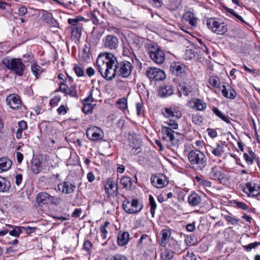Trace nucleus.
Masks as SVG:
<instances>
[{
    "mask_svg": "<svg viewBox=\"0 0 260 260\" xmlns=\"http://www.w3.org/2000/svg\"><path fill=\"white\" fill-rule=\"evenodd\" d=\"M148 253L150 260H155L156 258V249L154 245H151L149 246Z\"/></svg>",
    "mask_w": 260,
    "mask_h": 260,
    "instance_id": "48",
    "label": "nucleus"
},
{
    "mask_svg": "<svg viewBox=\"0 0 260 260\" xmlns=\"http://www.w3.org/2000/svg\"><path fill=\"white\" fill-rule=\"evenodd\" d=\"M105 190L106 193L110 196H117L118 194V179L109 178L107 179L105 185Z\"/></svg>",
    "mask_w": 260,
    "mask_h": 260,
    "instance_id": "15",
    "label": "nucleus"
},
{
    "mask_svg": "<svg viewBox=\"0 0 260 260\" xmlns=\"http://www.w3.org/2000/svg\"><path fill=\"white\" fill-rule=\"evenodd\" d=\"M74 70L78 77H82L84 75V71L82 66L79 64H75Z\"/></svg>",
    "mask_w": 260,
    "mask_h": 260,
    "instance_id": "54",
    "label": "nucleus"
},
{
    "mask_svg": "<svg viewBox=\"0 0 260 260\" xmlns=\"http://www.w3.org/2000/svg\"><path fill=\"white\" fill-rule=\"evenodd\" d=\"M44 20L48 23H52L54 24V25L55 26H56V25H58V23L57 22L56 20L53 18L52 14H48L46 15V16L44 18Z\"/></svg>",
    "mask_w": 260,
    "mask_h": 260,
    "instance_id": "56",
    "label": "nucleus"
},
{
    "mask_svg": "<svg viewBox=\"0 0 260 260\" xmlns=\"http://www.w3.org/2000/svg\"><path fill=\"white\" fill-rule=\"evenodd\" d=\"M188 202L192 206H196L201 202V197L196 192L191 193L188 197Z\"/></svg>",
    "mask_w": 260,
    "mask_h": 260,
    "instance_id": "32",
    "label": "nucleus"
},
{
    "mask_svg": "<svg viewBox=\"0 0 260 260\" xmlns=\"http://www.w3.org/2000/svg\"><path fill=\"white\" fill-rule=\"evenodd\" d=\"M103 46L108 50L117 49L119 45L118 38L114 35H108L102 40Z\"/></svg>",
    "mask_w": 260,
    "mask_h": 260,
    "instance_id": "13",
    "label": "nucleus"
},
{
    "mask_svg": "<svg viewBox=\"0 0 260 260\" xmlns=\"http://www.w3.org/2000/svg\"><path fill=\"white\" fill-rule=\"evenodd\" d=\"M184 260H197V256L193 252H187L183 257Z\"/></svg>",
    "mask_w": 260,
    "mask_h": 260,
    "instance_id": "63",
    "label": "nucleus"
},
{
    "mask_svg": "<svg viewBox=\"0 0 260 260\" xmlns=\"http://www.w3.org/2000/svg\"><path fill=\"white\" fill-rule=\"evenodd\" d=\"M182 20L184 22H188L189 25L192 27L197 26V19L194 14L188 11L185 13L182 18Z\"/></svg>",
    "mask_w": 260,
    "mask_h": 260,
    "instance_id": "28",
    "label": "nucleus"
},
{
    "mask_svg": "<svg viewBox=\"0 0 260 260\" xmlns=\"http://www.w3.org/2000/svg\"><path fill=\"white\" fill-rule=\"evenodd\" d=\"M7 104L13 110H20L22 107V101L16 94H9L6 98Z\"/></svg>",
    "mask_w": 260,
    "mask_h": 260,
    "instance_id": "16",
    "label": "nucleus"
},
{
    "mask_svg": "<svg viewBox=\"0 0 260 260\" xmlns=\"http://www.w3.org/2000/svg\"><path fill=\"white\" fill-rule=\"evenodd\" d=\"M225 219L228 221V222H230L232 225H237L238 223L239 219L232 217L231 215H225L224 216Z\"/></svg>",
    "mask_w": 260,
    "mask_h": 260,
    "instance_id": "59",
    "label": "nucleus"
},
{
    "mask_svg": "<svg viewBox=\"0 0 260 260\" xmlns=\"http://www.w3.org/2000/svg\"><path fill=\"white\" fill-rule=\"evenodd\" d=\"M58 190L61 193L70 194L73 193L76 186L69 182H62L57 185Z\"/></svg>",
    "mask_w": 260,
    "mask_h": 260,
    "instance_id": "22",
    "label": "nucleus"
},
{
    "mask_svg": "<svg viewBox=\"0 0 260 260\" xmlns=\"http://www.w3.org/2000/svg\"><path fill=\"white\" fill-rule=\"evenodd\" d=\"M209 83L213 88H219L220 85L219 78L216 76H211L209 77Z\"/></svg>",
    "mask_w": 260,
    "mask_h": 260,
    "instance_id": "46",
    "label": "nucleus"
},
{
    "mask_svg": "<svg viewBox=\"0 0 260 260\" xmlns=\"http://www.w3.org/2000/svg\"><path fill=\"white\" fill-rule=\"evenodd\" d=\"M208 176L210 179L218 181L220 182L225 179L224 173L222 172L220 167L216 166L211 168Z\"/></svg>",
    "mask_w": 260,
    "mask_h": 260,
    "instance_id": "20",
    "label": "nucleus"
},
{
    "mask_svg": "<svg viewBox=\"0 0 260 260\" xmlns=\"http://www.w3.org/2000/svg\"><path fill=\"white\" fill-rule=\"evenodd\" d=\"M181 117V114H179V116H176L170 118H167V120L165 121V123L167 124L170 128L173 129H177L178 127L177 120Z\"/></svg>",
    "mask_w": 260,
    "mask_h": 260,
    "instance_id": "39",
    "label": "nucleus"
},
{
    "mask_svg": "<svg viewBox=\"0 0 260 260\" xmlns=\"http://www.w3.org/2000/svg\"><path fill=\"white\" fill-rule=\"evenodd\" d=\"M221 92L224 97L231 100H234L236 97V92L234 89L231 86H229L228 88L225 85H222Z\"/></svg>",
    "mask_w": 260,
    "mask_h": 260,
    "instance_id": "29",
    "label": "nucleus"
},
{
    "mask_svg": "<svg viewBox=\"0 0 260 260\" xmlns=\"http://www.w3.org/2000/svg\"><path fill=\"white\" fill-rule=\"evenodd\" d=\"M129 240V235L127 232H120L117 236V244L119 246L126 245Z\"/></svg>",
    "mask_w": 260,
    "mask_h": 260,
    "instance_id": "31",
    "label": "nucleus"
},
{
    "mask_svg": "<svg viewBox=\"0 0 260 260\" xmlns=\"http://www.w3.org/2000/svg\"><path fill=\"white\" fill-rule=\"evenodd\" d=\"M55 199V197L52 196L46 192H41L36 197V202L41 206L48 204L56 205Z\"/></svg>",
    "mask_w": 260,
    "mask_h": 260,
    "instance_id": "12",
    "label": "nucleus"
},
{
    "mask_svg": "<svg viewBox=\"0 0 260 260\" xmlns=\"http://www.w3.org/2000/svg\"><path fill=\"white\" fill-rule=\"evenodd\" d=\"M120 184L127 190H132L135 187L133 186L132 179L127 176L122 177L120 180Z\"/></svg>",
    "mask_w": 260,
    "mask_h": 260,
    "instance_id": "33",
    "label": "nucleus"
},
{
    "mask_svg": "<svg viewBox=\"0 0 260 260\" xmlns=\"http://www.w3.org/2000/svg\"><path fill=\"white\" fill-rule=\"evenodd\" d=\"M6 226L7 227H9L12 229V230H9V233L10 235L17 238L19 237L20 234L22 233V226H16L13 225L11 224H6Z\"/></svg>",
    "mask_w": 260,
    "mask_h": 260,
    "instance_id": "36",
    "label": "nucleus"
},
{
    "mask_svg": "<svg viewBox=\"0 0 260 260\" xmlns=\"http://www.w3.org/2000/svg\"><path fill=\"white\" fill-rule=\"evenodd\" d=\"M179 87L180 91L185 96L188 95L189 93L192 91V88L191 86L189 85H186L184 83L180 84Z\"/></svg>",
    "mask_w": 260,
    "mask_h": 260,
    "instance_id": "45",
    "label": "nucleus"
},
{
    "mask_svg": "<svg viewBox=\"0 0 260 260\" xmlns=\"http://www.w3.org/2000/svg\"><path fill=\"white\" fill-rule=\"evenodd\" d=\"M150 181L152 185L157 188H162L169 183L166 176L162 173L153 174L151 177Z\"/></svg>",
    "mask_w": 260,
    "mask_h": 260,
    "instance_id": "11",
    "label": "nucleus"
},
{
    "mask_svg": "<svg viewBox=\"0 0 260 260\" xmlns=\"http://www.w3.org/2000/svg\"><path fill=\"white\" fill-rule=\"evenodd\" d=\"M224 145L222 143H217L216 147L213 148L211 152L215 156L220 157L224 152Z\"/></svg>",
    "mask_w": 260,
    "mask_h": 260,
    "instance_id": "40",
    "label": "nucleus"
},
{
    "mask_svg": "<svg viewBox=\"0 0 260 260\" xmlns=\"http://www.w3.org/2000/svg\"><path fill=\"white\" fill-rule=\"evenodd\" d=\"M168 247L174 253H176L178 254L181 253L186 248L185 244L174 239L170 241Z\"/></svg>",
    "mask_w": 260,
    "mask_h": 260,
    "instance_id": "23",
    "label": "nucleus"
},
{
    "mask_svg": "<svg viewBox=\"0 0 260 260\" xmlns=\"http://www.w3.org/2000/svg\"><path fill=\"white\" fill-rule=\"evenodd\" d=\"M212 111L217 116L221 118L222 120L227 123H230L231 122V120L229 117H226L223 114H222L217 108L213 107L212 108Z\"/></svg>",
    "mask_w": 260,
    "mask_h": 260,
    "instance_id": "43",
    "label": "nucleus"
},
{
    "mask_svg": "<svg viewBox=\"0 0 260 260\" xmlns=\"http://www.w3.org/2000/svg\"><path fill=\"white\" fill-rule=\"evenodd\" d=\"M189 106L198 111H204L207 108L206 103L200 99H193L189 102Z\"/></svg>",
    "mask_w": 260,
    "mask_h": 260,
    "instance_id": "24",
    "label": "nucleus"
},
{
    "mask_svg": "<svg viewBox=\"0 0 260 260\" xmlns=\"http://www.w3.org/2000/svg\"><path fill=\"white\" fill-rule=\"evenodd\" d=\"M116 57L111 53L100 54L96 59V64L101 75L107 80H111L115 77L114 68Z\"/></svg>",
    "mask_w": 260,
    "mask_h": 260,
    "instance_id": "1",
    "label": "nucleus"
},
{
    "mask_svg": "<svg viewBox=\"0 0 260 260\" xmlns=\"http://www.w3.org/2000/svg\"><path fill=\"white\" fill-rule=\"evenodd\" d=\"M149 205L150 206V213L152 215V216L153 217L155 214V211L156 209V203L152 197V195L149 196Z\"/></svg>",
    "mask_w": 260,
    "mask_h": 260,
    "instance_id": "47",
    "label": "nucleus"
},
{
    "mask_svg": "<svg viewBox=\"0 0 260 260\" xmlns=\"http://www.w3.org/2000/svg\"><path fill=\"white\" fill-rule=\"evenodd\" d=\"M86 134L88 139L93 141L101 140L103 137L102 130L95 126L88 127L86 130Z\"/></svg>",
    "mask_w": 260,
    "mask_h": 260,
    "instance_id": "14",
    "label": "nucleus"
},
{
    "mask_svg": "<svg viewBox=\"0 0 260 260\" xmlns=\"http://www.w3.org/2000/svg\"><path fill=\"white\" fill-rule=\"evenodd\" d=\"M192 120L196 124H200L202 122V117L199 115H193L192 117Z\"/></svg>",
    "mask_w": 260,
    "mask_h": 260,
    "instance_id": "64",
    "label": "nucleus"
},
{
    "mask_svg": "<svg viewBox=\"0 0 260 260\" xmlns=\"http://www.w3.org/2000/svg\"><path fill=\"white\" fill-rule=\"evenodd\" d=\"M2 63L8 70L18 76H22L26 70V66L20 58L6 57L2 60Z\"/></svg>",
    "mask_w": 260,
    "mask_h": 260,
    "instance_id": "3",
    "label": "nucleus"
},
{
    "mask_svg": "<svg viewBox=\"0 0 260 260\" xmlns=\"http://www.w3.org/2000/svg\"><path fill=\"white\" fill-rule=\"evenodd\" d=\"M185 55L186 59H191L194 58L196 56L194 50L189 48L185 50Z\"/></svg>",
    "mask_w": 260,
    "mask_h": 260,
    "instance_id": "57",
    "label": "nucleus"
},
{
    "mask_svg": "<svg viewBox=\"0 0 260 260\" xmlns=\"http://www.w3.org/2000/svg\"><path fill=\"white\" fill-rule=\"evenodd\" d=\"M171 231L169 230H164L161 232V240L160 242V245L162 247H167V245L170 243V241L171 240H174L173 238H171Z\"/></svg>",
    "mask_w": 260,
    "mask_h": 260,
    "instance_id": "27",
    "label": "nucleus"
},
{
    "mask_svg": "<svg viewBox=\"0 0 260 260\" xmlns=\"http://www.w3.org/2000/svg\"><path fill=\"white\" fill-rule=\"evenodd\" d=\"M180 4V1L171 0L168 5V8L171 11H175L179 8Z\"/></svg>",
    "mask_w": 260,
    "mask_h": 260,
    "instance_id": "49",
    "label": "nucleus"
},
{
    "mask_svg": "<svg viewBox=\"0 0 260 260\" xmlns=\"http://www.w3.org/2000/svg\"><path fill=\"white\" fill-rule=\"evenodd\" d=\"M56 91H61L63 92L65 95H69L71 98H78V92L77 89V86L75 84L68 87L66 84L61 82L60 84L58 89Z\"/></svg>",
    "mask_w": 260,
    "mask_h": 260,
    "instance_id": "17",
    "label": "nucleus"
},
{
    "mask_svg": "<svg viewBox=\"0 0 260 260\" xmlns=\"http://www.w3.org/2000/svg\"><path fill=\"white\" fill-rule=\"evenodd\" d=\"M122 55L124 56L130 57L133 60V57L135 58V61L138 63V67L140 69L142 68V63L140 61V59L138 58L135 54H134L133 50L128 43H123ZM134 61V60H133Z\"/></svg>",
    "mask_w": 260,
    "mask_h": 260,
    "instance_id": "18",
    "label": "nucleus"
},
{
    "mask_svg": "<svg viewBox=\"0 0 260 260\" xmlns=\"http://www.w3.org/2000/svg\"><path fill=\"white\" fill-rule=\"evenodd\" d=\"M147 78L150 80V84H155L156 81H162L166 78L165 72L156 68H149L147 70Z\"/></svg>",
    "mask_w": 260,
    "mask_h": 260,
    "instance_id": "10",
    "label": "nucleus"
},
{
    "mask_svg": "<svg viewBox=\"0 0 260 260\" xmlns=\"http://www.w3.org/2000/svg\"><path fill=\"white\" fill-rule=\"evenodd\" d=\"M207 25L213 32L217 35H223L228 30V26L222 20L210 18L207 20Z\"/></svg>",
    "mask_w": 260,
    "mask_h": 260,
    "instance_id": "7",
    "label": "nucleus"
},
{
    "mask_svg": "<svg viewBox=\"0 0 260 260\" xmlns=\"http://www.w3.org/2000/svg\"><path fill=\"white\" fill-rule=\"evenodd\" d=\"M116 106L122 110H124L127 108V100L124 98H122L118 100L116 102Z\"/></svg>",
    "mask_w": 260,
    "mask_h": 260,
    "instance_id": "51",
    "label": "nucleus"
},
{
    "mask_svg": "<svg viewBox=\"0 0 260 260\" xmlns=\"http://www.w3.org/2000/svg\"><path fill=\"white\" fill-rule=\"evenodd\" d=\"M12 165V160L8 157L0 158V173L8 171Z\"/></svg>",
    "mask_w": 260,
    "mask_h": 260,
    "instance_id": "30",
    "label": "nucleus"
},
{
    "mask_svg": "<svg viewBox=\"0 0 260 260\" xmlns=\"http://www.w3.org/2000/svg\"><path fill=\"white\" fill-rule=\"evenodd\" d=\"M258 245H260V242H255L244 246V247L247 251H250L252 249L256 248Z\"/></svg>",
    "mask_w": 260,
    "mask_h": 260,
    "instance_id": "60",
    "label": "nucleus"
},
{
    "mask_svg": "<svg viewBox=\"0 0 260 260\" xmlns=\"http://www.w3.org/2000/svg\"><path fill=\"white\" fill-rule=\"evenodd\" d=\"M150 58L157 64H162L165 60L164 51L156 44L147 43Z\"/></svg>",
    "mask_w": 260,
    "mask_h": 260,
    "instance_id": "5",
    "label": "nucleus"
},
{
    "mask_svg": "<svg viewBox=\"0 0 260 260\" xmlns=\"http://www.w3.org/2000/svg\"><path fill=\"white\" fill-rule=\"evenodd\" d=\"M106 260H127V258L121 254H116L114 255H110L107 256Z\"/></svg>",
    "mask_w": 260,
    "mask_h": 260,
    "instance_id": "55",
    "label": "nucleus"
},
{
    "mask_svg": "<svg viewBox=\"0 0 260 260\" xmlns=\"http://www.w3.org/2000/svg\"><path fill=\"white\" fill-rule=\"evenodd\" d=\"M22 231L23 230H24L28 235H30V234H31L32 233H35L37 229L35 227H31V226H22Z\"/></svg>",
    "mask_w": 260,
    "mask_h": 260,
    "instance_id": "61",
    "label": "nucleus"
},
{
    "mask_svg": "<svg viewBox=\"0 0 260 260\" xmlns=\"http://www.w3.org/2000/svg\"><path fill=\"white\" fill-rule=\"evenodd\" d=\"M122 206L124 210L130 214H134L141 210L142 205L137 199H133L130 201L126 198L123 201Z\"/></svg>",
    "mask_w": 260,
    "mask_h": 260,
    "instance_id": "8",
    "label": "nucleus"
},
{
    "mask_svg": "<svg viewBox=\"0 0 260 260\" xmlns=\"http://www.w3.org/2000/svg\"><path fill=\"white\" fill-rule=\"evenodd\" d=\"M255 184L251 182L246 183L245 186L243 187V191L248 196H256L259 194L260 190L258 187L256 188Z\"/></svg>",
    "mask_w": 260,
    "mask_h": 260,
    "instance_id": "25",
    "label": "nucleus"
},
{
    "mask_svg": "<svg viewBox=\"0 0 260 260\" xmlns=\"http://www.w3.org/2000/svg\"><path fill=\"white\" fill-rule=\"evenodd\" d=\"M188 160L192 168L197 171H203L207 164L205 154L197 149L191 150L188 154Z\"/></svg>",
    "mask_w": 260,
    "mask_h": 260,
    "instance_id": "2",
    "label": "nucleus"
},
{
    "mask_svg": "<svg viewBox=\"0 0 260 260\" xmlns=\"http://www.w3.org/2000/svg\"><path fill=\"white\" fill-rule=\"evenodd\" d=\"M84 19V17L79 16L74 18L68 19V22L71 25L70 28H77L78 26H82V24L80 23V21H82Z\"/></svg>",
    "mask_w": 260,
    "mask_h": 260,
    "instance_id": "37",
    "label": "nucleus"
},
{
    "mask_svg": "<svg viewBox=\"0 0 260 260\" xmlns=\"http://www.w3.org/2000/svg\"><path fill=\"white\" fill-rule=\"evenodd\" d=\"M140 144V141L139 140H136V143L134 142L133 144L131 145L132 149L131 152L133 154L139 153L141 150Z\"/></svg>",
    "mask_w": 260,
    "mask_h": 260,
    "instance_id": "52",
    "label": "nucleus"
},
{
    "mask_svg": "<svg viewBox=\"0 0 260 260\" xmlns=\"http://www.w3.org/2000/svg\"><path fill=\"white\" fill-rule=\"evenodd\" d=\"M10 181L6 178L0 176V193L8 192L10 188Z\"/></svg>",
    "mask_w": 260,
    "mask_h": 260,
    "instance_id": "34",
    "label": "nucleus"
},
{
    "mask_svg": "<svg viewBox=\"0 0 260 260\" xmlns=\"http://www.w3.org/2000/svg\"><path fill=\"white\" fill-rule=\"evenodd\" d=\"M249 154L246 153H244L243 157L247 164L251 165L253 162V158L255 156V154L251 150H249Z\"/></svg>",
    "mask_w": 260,
    "mask_h": 260,
    "instance_id": "53",
    "label": "nucleus"
},
{
    "mask_svg": "<svg viewBox=\"0 0 260 260\" xmlns=\"http://www.w3.org/2000/svg\"><path fill=\"white\" fill-rule=\"evenodd\" d=\"M174 256V253L170 248L162 250L160 254L162 260H171Z\"/></svg>",
    "mask_w": 260,
    "mask_h": 260,
    "instance_id": "42",
    "label": "nucleus"
},
{
    "mask_svg": "<svg viewBox=\"0 0 260 260\" xmlns=\"http://www.w3.org/2000/svg\"><path fill=\"white\" fill-rule=\"evenodd\" d=\"M95 92L96 91L91 90L89 92L88 96L84 100L82 111L86 114H89L92 111L93 106L95 104H92L91 103L96 101L93 97V93Z\"/></svg>",
    "mask_w": 260,
    "mask_h": 260,
    "instance_id": "19",
    "label": "nucleus"
},
{
    "mask_svg": "<svg viewBox=\"0 0 260 260\" xmlns=\"http://www.w3.org/2000/svg\"><path fill=\"white\" fill-rule=\"evenodd\" d=\"M186 245L188 246L195 245L198 243L197 237L194 235L187 236L185 239Z\"/></svg>",
    "mask_w": 260,
    "mask_h": 260,
    "instance_id": "44",
    "label": "nucleus"
},
{
    "mask_svg": "<svg viewBox=\"0 0 260 260\" xmlns=\"http://www.w3.org/2000/svg\"><path fill=\"white\" fill-rule=\"evenodd\" d=\"M169 126H162V139L165 141L167 145L170 147H178L180 139L182 138L181 135L178 133H175Z\"/></svg>",
    "mask_w": 260,
    "mask_h": 260,
    "instance_id": "4",
    "label": "nucleus"
},
{
    "mask_svg": "<svg viewBox=\"0 0 260 260\" xmlns=\"http://www.w3.org/2000/svg\"><path fill=\"white\" fill-rule=\"evenodd\" d=\"M133 68L132 63L128 61L118 62L116 60L114 68L115 77L117 76L124 78L128 77L132 73Z\"/></svg>",
    "mask_w": 260,
    "mask_h": 260,
    "instance_id": "6",
    "label": "nucleus"
},
{
    "mask_svg": "<svg viewBox=\"0 0 260 260\" xmlns=\"http://www.w3.org/2000/svg\"><path fill=\"white\" fill-rule=\"evenodd\" d=\"M42 163L39 159H34L32 161L31 169L35 174H38L40 172L42 169Z\"/></svg>",
    "mask_w": 260,
    "mask_h": 260,
    "instance_id": "41",
    "label": "nucleus"
},
{
    "mask_svg": "<svg viewBox=\"0 0 260 260\" xmlns=\"http://www.w3.org/2000/svg\"><path fill=\"white\" fill-rule=\"evenodd\" d=\"M170 71L174 75L183 78L187 75V67L182 62L174 61L171 63Z\"/></svg>",
    "mask_w": 260,
    "mask_h": 260,
    "instance_id": "9",
    "label": "nucleus"
},
{
    "mask_svg": "<svg viewBox=\"0 0 260 260\" xmlns=\"http://www.w3.org/2000/svg\"><path fill=\"white\" fill-rule=\"evenodd\" d=\"M148 3L153 7L159 8L162 5V0H148Z\"/></svg>",
    "mask_w": 260,
    "mask_h": 260,
    "instance_id": "58",
    "label": "nucleus"
},
{
    "mask_svg": "<svg viewBox=\"0 0 260 260\" xmlns=\"http://www.w3.org/2000/svg\"><path fill=\"white\" fill-rule=\"evenodd\" d=\"M71 30V38L72 40L75 42L79 41L81 37V33L82 31V26H78L77 28H70Z\"/></svg>",
    "mask_w": 260,
    "mask_h": 260,
    "instance_id": "35",
    "label": "nucleus"
},
{
    "mask_svg": "<svg viewBox=\"0 0 260 260\" xmlns=\"http://www.w3.org/2000/svg\"><path fill=\"white\" fill-rule=\"evenodd\" d=\"M162 114L167 118H170L176 116H179V115H177V113H176L177 115L175 114L171 108H165V110L162 111Z\"/></svg>",
    "mask_w": 260,
    "mask_h": 260,
    "instance_id": "50",
    "label": "nucleus"
},
{
    "mask_svg": "<svg viewBox=\"0 0 260 260\" xmlns=\"http://www.w3.org/2000/svg\"><path fill=\"white\" fill-rule=\"evenodd\" d=\"M133 44L134 46L138 48L137 54L138 57L143 62V64L145 65L146 64V56L143 50L141 49L143 44V39L141 38L136 37L133 39Z\"/></svg>",
    "mask_w": 260,
    "mask_h": 260,
    "instance_id": "21",
    "label": "nucleus"
},
{
    "mask_svg": "<svg viewBox=\"0 0 260 260\" xmlns=\"http://www.w3.org/2000/svg\"><path fill=\"white\" fill-rule=\"evenodd\" d=\"M174 93V89L171 85H163L158 89V94L161 98H167L171 96Z\"/></svg>",
    "mask_w": 260,
    "mask_h": 260,
    "instance_id": "26",
    "label": "nucleus"
},
{
    "mask_svg": "<svg viewBox=\"0 0 260 260\" xmlns=\"http://www.w3.org/2000/svg\"><path fill=\"white\" fill-rule=\"evenodd\" d=\"M235 204L236 205V206L238 208L243 209L244 210H247L248 209V206L243 202L235 201Z\"/></svg>",
    "mask_w": 260,
    "mask_h": 260,
    "instance_id": "62",
    "label": "nucleus"
},
{
    "mask_svg": "<svg viewBox=\"0 0 260 260\" xmlns=\"http://www.w3.org/2000/svg\"><path fill=\"white\" fill-rule=\"evenodd\" d=\"M31 71L36 77V78L38 79L43 72V70L36 61H33L31 64Z\"/></svg>",
    "mask_w": 260,
    "mask_h": 260,
    "instance_id": "38",
    "label": "nucleus"
}]
</instances>
